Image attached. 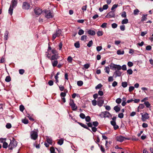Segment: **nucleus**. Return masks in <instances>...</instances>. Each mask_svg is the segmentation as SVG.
Listing matches in <instances>:
<instances>
[{
  "label": "nucleus",
  "instance_id": "obj_16",
  "mask_svg": "<svg viewBox=\"0 0 153 153\" xmlns=\"http://www.w3.org/2000/svg\"><path fill=\"white\" fill-rule=\"evenodd\" d=\"M78 123L82 127L86 129H87L90 131L91 132H92L91 130L89 128H88V127L86 125L80 122H78Z\"/></svg>",
  "mask_w": 153,
  "mask_h": 153
},
{
  "label": "nucleus",
  "instance_id": "obj_38",
  "mask_svg": "<svg viewBox=\"0 0 153 153\" xmlns=\"http://www.w3.org/2000/svg\"><path fill=\"white\" fill-rule=\"evenodd\" d=\"M92 126L93 125L94 127H97L98 126L99 123L97 121H94L93 122Z\"/></svg>",
  "mask_w": 153,
  "mask_h": 153
},
{
  "label": "nucleus",
  "instance_id": "obj_61",
  "mask_svg": "<svg viewBox=\"0 0 153 153\" xmlns=\"http://www.w3.org/2000/svg\"><path fill=\"white\" fill-rule=\"evenodd\" d=\"M120 28L121 30L124 31L125 29V27L124 25H121Z\"/></svg>",
  "mask_w": 153,
  "mask_h": 153
},
{
  "label": "nucleus",
  "instance_id": "obj_41",
  "mask_svg": "<svg viewBox=\"0 0 153 153\" xmlns=\"http://www.w3.org/2000/svg\"><path fill=\"white\" fill-rule=\"evenodd\" d=\"M85 120L87 122H89L91 120V117L89 116H87L85 117Z\"/></svg>",
  "mask_w": 153,
  "mask_h": 153
},
{
  "label": "nucleus",
  "instance_id": "obj_21",
  "mask_svg": "<svg viewBox=\"0 0 153 153\" xmlns=\"http://www.w3.org/2000/svg\"><path fill=\"white\" fill-rule=\"evenodd\" d=\"M114 109L116 112H118L120 110V108L117 106H115L114 108Z\"/></svg>",
  "mask_w": 153,
  "mask_h": 153
},
{
  "label": "nucleus",
  "instance_id": "obj_10",
  "mask_svg": "<svg viewBox=\"0 0 153 153\" xmlns=\"http://www.w3.org/2000/svg\"><path fill=\"white\" fill-rule=\"evenodd\" d=\"M34 12L35 14L38 15H39L41 14L42 12L41 9L37 8L34 9Z\"/></svg>",
  "mask_w": 153,
  "mask_h": 153
},
{
  "label": "nucleus",
  "instance_id": "obj_27",
  "mask_svg": "<svg viewBox=\"0 0 153 153\" xmlns=\"http://www.w3.org/2000/svg\"><path fill=\"white\" fill-rule=\"evenodd\" d=\"M8 146V143L6 142H4L3 143L2 147L4 148H7Z\"/></svg>",
  "mask_w": 153,
  "mask_h": 153
},
{
  "label": "nucleus",
  "instance_id": "obj_29",
  "mask_svg": "<svg viewBox=\"0 0 153 153\" xmlns=\"http://www.w3.org/2000/svg\"><path fill=\"white\" fill-rule=\"evenodd\" d=\"M93 44V42L91 40L90 41L88 42V43L87 44V46L89 48H90L92 46Z\"/></svg>",
  "mask_w": 153,
  "mask_h": 153
},
{
  "label": "nucleus",
  "instance_id": "obj_7",
  "mask_svg": "<svg viewBox=\"0 0 153 153\" xmlns=\"http://www.w3.org/2000/svg\"><path fill=\"white\" fill-rule=\"evenodd\" d=\"M106 18H111L115 17L114 11H112L109 12L105 16Z\"/></svg>",
  "mask_w": 153,
  "mask_h": 153
},
{
  "label": "nucleus",
  "instance_id": "obj_19",
  "mask_svg": "<svg viewBox=\"0 0 153 153\" xmlns=\"http://www.w3.org/2000/svg\"><path fill=\"white\" fill-rule=\"evenodd\" d=\"M58 63V62L57 60L52 61V64L53 67L56 66Z\"/></svg>",
  "mask_w": 153,
  "mask_h": 153
},
{
  "label": "nucleus",
  "instance_id": "obj_48",
  "mask_svg": "<svg viewBox=\"0 0 153 153\" xmlns=\"http://www.w3.org/2000/svg\"><path fill=\"white\" fill-rule=\"evenodd\" d=\"M102 86V85L101 83H100L98 84L96 87H95V88L96 89H100L101 88Z\"/></svg>",
  "mask_w": 153,
  "mask_h": 153
},
{
  "label": "nucleus",
  "instance_id": "obj_13",
  "mask_svg": "<svg viewBox=\"0 0 153 153\" xmlns=\"http://www.w3.org/2000/svg\"><path fill=\"white\" fill-rule=\"evenodd\" d=\"M108 115H111L110 114L109 112L107 111L102 112V113L101 117H108Z\"/></svg>",
  "mask_w": 153,
  "mask_h": 153
},
{
  "label": "nucleus",
  "instance_id": "obj_53",
  "mask_svg": "<svg viewBox=\"0 0 153 153\" xmlns=\"http://www.w3.org/2000/svg\"><path fill=\"white\" fill-rule=\"evenodd\" d=\"M79 116L82 119H84L85 117V115L82 113H81L80 114Z\"/></svg>",
  "mask_w": 153,
  "mask_h": 153
},
{
  "label": "nucleus",
  "instance_id": "obj_15",
  "mask_svg": "<svg viewBox=\"0 0 153 153\" xmlns=\"http://www.w3.org/2000/svg\"><path fill=\"white\" fill-rule=\"evenodd\" d=\"M59 57V56L58 55L55 54V55H53L52 56L51 58H50V59L51 61L57 60V59H58Z\"/></svg>",
  "mask_w": 153,
  "mask_h": 153
},
{
  "label": "nucleus",
  "instance_id": "obj_55",
  "mask_svg": "<svg viewBox=\"0 0 153 153\" xmlns=\"http://www.w3.org/2000/svg\"><path fill=\"white\" fill-rule=\"evenodd\" d=\"M127 74L130 75L131 74L133 73V71L131 69H129L127 70Z\"/></svg>",
  "mask_w": 153,
  "mask_h": 153
},
{
  "label": "nucleus",
  "instance_id": "obj_60",
  "mask_svg": "<svg viewBox=\"0 0 153 153\" xmlns=\"http://www.w3.org/2000/svg\"><path fill=\"white\" fill-rule=\"evenodd\" d=\"M25 71L24 69H21L19 70V72L20 74H23L25 72Z\"/></svg>",
  "mask_w": 153,
  "mask_h": 153
},
{
  "label": "nucleus",
  "instance_id": "obj_64",
  "mask_svg": "<svg viewBox=\"0 0 153 153\" xmlns=\"http://www.w3.org/2000/svg\"><path fill=\"white\" fill-rule=\"evenodd\" d=\"M84 68L86 69H88L90 67V65L89 64H86L84 65Z\"/></svg>",
  "mask_w": 153,
  "mask_h": 153
},
{
  "label": "nucleus",
  "instance_id": "obj_40",
  "mask_svg": "<svg viewBox=\"0 0 153 153\" xmlns=\"http://www.w3.org/2000/svg\"><path fill=\"white\" fill-rule=\"evenodd\" d=\"M105 72L107 74H109L110 71V69L108 67H105L104 69Z\"/></svg>",
  "mask_w": 153,
  "mask_h": 153
},
{
  "label": "nucleus",
  "instance_id": "obj_20",
  "mask_svg": "<svg viewBox=\"0 0 153 153\" xmlns=\"http://www.w3.org/2000/svg\"><path fill=\"white\" fill-rule=\"evenodd\" d=\"M13 8L12 7H10H10L8 10V13L11 15H12L13 14Z\"/></svg>",
  "mask_w": 153,
  "mask_h": 153
},
{
  "label": "nucleus",
  "instance_id": "obj_8",
  "mask_svg": "<svg viewBox=\"0 0 153 153\" xmlns=\"http://www.w3.org/2000/svg\"><path fill=\"white\" fill-rule=\"evenodd\" d=\"M100 98H101V97H99L98 98L97 102V105L100 107L102 106L104 102V100L100 99Z\"/></svg>",
  "mask_w": 153,
  "mask_h": 153
},
{
  "label": "nucleus",
  "instance_id": "obj_6",
  "mask_svg": "<svg viewBox=\"0 0 153 153\" xmlns=\"http://www.w3.org/2000/svg\"><path fill=\"white\" fill-rule=\"evenodd\" d=\"M30 7V4L28 3L25 2L23 3L22 8L25 10L29 9Z\"/></svg>",
  "mask_w": 153,
  "mask_h": 153
},
{
  "label": "nucleus",
  "instance_id": "obj_50",
  "mask_svg": "<svg viewBox=\"0 0 153 153\" xmlns=\"http://www.w3.org/2000/svg\"><path fill=\"white\" fill-rule=\"evenodd\" d=\"M67 60L69 62H71L73 60V59L71 56H69L67 59Z\"/></svg>",
  "mask_w": 153,
  "mask_h": 153
},
{
  "label": "nucleus",
  "instance_id": "obj_34",
  "mask_svg": "<svg viewBox=\"0 0 153 153\" xmlns=\"http://www.w3.org/2000/svg\"><path fill=\"white\" fill-rule=\"evenodd\" d=\"M83 84V82L82 81H78L77 82V85L78 86H81Z\"/></svg>",
  "mask_w": 153,
  "mask_h": 153
},
{
  "label": "nucleus",
  "instance_id": "obj_23",
  "mask_svg": "<svg viewBox=\"0 0 153 153\" xmlns=\"http://www.w3.org/2000/svg\"><path fill=\"white\" fill-rule=\"evenodd\" d=\"M147 16V15H143V16H142V19L141 20V22H143L144 21H145L147 19V17L146 16Z\"/></svg>",
  "mask_w": 153,
  "mask_h": 153
},
{
  "label": "nucleus",
  "instance_id": "obj_49",
  "mask_svg": "<svg viewBox=\"0 0 153 153\" xmlns=\"http://www.w3.org/2000/svg\"><path fill=\"white\" fill-rule=\"evenodd\" d=\"M118 117L120 118H122L123 117L124 114L123 113H119L118 114Z\"/></svg>",
  "mask_w": 153,
  "mask_h": 153
},
{
  "label": "nucleus",
  "instance_id": "obj_44",
  "mask_svg": "<svg viewBox=\"0 0 153 153\" xmlns=\"http://www.w3.org/2000/svg\"><path fill=\"white\" fill-rule=\"evenodd\" d=\"M22 122L25 124H27L28 123V121L27 119H24L22 120Z\"/></svg>",
  "mask_w": 153,
  "mask_h": 153
},
{
  "label": "nucleus",
  "instance_id": "obj_45",
  "mask_svg": "<svg viewBox=\"0 0 153 153\" xmlns=\"http://www.w3.org/2000/svg\"><path fill=\"white\" fill-rule=\"evenodd\" d=\"M139 12V10L138 9H136L134 10V15H137Z\"/></svg>",
  "mask_w": 153,
  "mask_h": 153
},
{
  "label": "nucleus",
  "instance_id": "obj_28",
  "mask_svg": "<svg viewBox=\"0 0 153 153\" xmlns=\"http://www.w3.org/2000/svg\"><path fill=\"white\" fill-rule=\"evenodd\" d=\"M128 20L127 19H123L122 21V23L123 24H126L128 22Z\"/></svg>",
  "mask_w": 153,
  "mask_h": 153
},
{
  "label": "nucleus",
  "instance_id": "obj_14",
  "mask_svg": "<svg viewBox=\"0 0 153 153\" xmlns=\"http://www.w3.org/2000/svg\"><path fill=\"white\" fill-rule=\"evenodd\" d=\"M66 94L65 92H61L60 94V96L61 97L62 100L63 102H66L65 98V97L66 96Z\"/></svg>",
  "mask_w": 153,
  "mask_h": 153
},
{
  "label": "nucleus",
  "instance_id": "obj_31",
  "mask_svg": "<svg viewBox=\"0 0 153 153\" xmlns=\"http://www.w3.org/2000/svg\"><path fill=\"white\" fill-rule=\"evenodd\" d=\"M61 32L62 31L60 30H58L57 31H56V32L55 33L59 37L61 34Z\"/></svg>",
  "mask_w": 153,
  "mask_h": 153
},
{
  "label": "nucleus",
  "instance_id": "obj_35",
  "mask_svg": "<svg viewBox=\"0 0 153 153\" xmlns=\"http://www.w3.org/2000/svg\"><path fill=\"white\" fill-rule=\"evenodd\" d=\"M84 31L83 30L81 29L79 31L78 34L79 35H81L84 34Z\"/></svg>",
  "mask_w": 153,
  "mask_h": 153
},
{
  "label": "nucleus",
  "instance_id": "obj_9",
  "mask_svg": "<svg viewBox=\"0 0 153 153\" xmlns=\"http://www.w3.org/2000/svg\"><path fill=\"white\" fill-rule=\"evenodd\" d=\"M17 3L18 0H12L10 6V7H12L13 8H14L17 6Z\"/></svg>",
  "mask_w": 153,
  "mask_h": 153
},
{
  "label": "nucleus",
  "instance_id": "obj_2",
  "mask_svg": "<svg viewBox=\"0 0 153 153\" xmlns=\"http://www.w3.org/2000/svg\"><path fill=\"white\" fill-rule=\"evenodd\" d=\"M17 145V142L13 138L12 140H10V143L8 147L9 148V149L12 150L13 148L16 147Z\"/></svg>",
  "mask_w": 153,
  "mask_h": 153
},
{
  "label": "nucleus",
  "instance_id": "obj_1",
  "mask_svg": "<svg viewBox=\"0 0 153 153\" xmlns=\"http://www.w3.org/2000/svg\"><path fill=\"white\" fill-rule=\"evenodd\" d=\"M109 66L111 69L114 68L115 69L117 70L114 73V74L115 75L116 77L121 76L122 72L120 70L121 69V66L120 65L111 63L110 65Z\"/></svg>",
  "mask_w": 153,
  "mask_h": 153
},
{
  "label": "nucleus",
  "instance_id": "obj_37",
  "mask_svg": "<svg viewBox=\"0 0 153 153\" xmlns=\"http://www.w3.org/2000/svg\"><path fill=\"white\" fill-rule=\"evenodd\" d=\"M97 36H100L102 35L103 32L102 31L99 30L97 32Z\"/></svg>",
  "mask_w": 153,
  "mask_h": 153
},
{
  "label": "nucleus",
  "instance_id": "obj_5",
  "mask_svg": "<svg viewBox=\"0 0 153 153\" xmlns=\"http://www.w3.org/2000/svg\"><path fill=\"white\" fill-rule=\"evenodd\" d=\"M45 13L47 14L45 16V17L47 18L50 19L52 18L53 16V15L50 10H45Z\"/></svg>",
  "mask_w": 153,
  "mask_h": 153
},
{
  "label": "nucleus",
  "instance_id": "obj_56",
  "mask_svg": "<svg viewBox=\"0 0 153 153\" xmlns=\"http://www.w3.org/2000/svg\"><path fill=\"white\" fill-rule=\"evenodd\" d=\"M92 104L94 106H95L97 104V101L95 100L92 101Z\"/></svg>",
  "mask_w": 153,
  "mask_h": 153
},
{
  "label": "nucleus",
  "instance_id": "obj_26",
  "mask_svg": "<svg viewBox=\"0 0 153 153\" xmlns=\"http://www.w3.org/2000/svg\"><path fill=\"white\" fill-rule=\"evenodd\" d=\"M144 104L147 108H149L150 107L151 105L148 101L145 102Z\"/></svg>",
  "mask_w": 153,
  "mask_h": 153
},
{
  "label": "nucleus",
  "instance_id": "obj_51",
  "mask_svg": "<svg viewBox=\"0 0 153 153\" xmlns=\"http://www.w3.org/2000/svg\"><path fill=\"white\" fill-rule=\"evenodd\" d=\"M107 23H103L101 26V27L103 28H105L107 27Z\"/></svg>",
  "mask_w": 153,
  "mask_h": 153
},
{
  "label": "nucleus",
  "instance_id": "obj_63",
  "mask_svg": "<svg viewBox=\"0 0 153 153\" xmlns=\"http://www.w3.org/2000/svg\"><path fill=\"white\" fill-rule=\"evenodd\" d=\"M152 49V47L150 45L147 46L146 48V50L149 51L150 50Z\"/></svg>",
  "mask_w": 153,
  "mask_h": 153
},
{
  "label": "nucleus",
  "instance_id": "obj_17",
  "mask_svg": "<svg viewBox=\"0 0 153 153\" xmlns=\"http://www.w3.org/2000/svg\"><path fill=\"white\" fill-rule=\"evenodd\" d=\"M88 33L91 36L94 35L96 33L95 31L90 30L88 31Z\"/></svg>",
  "mask_w": 153,
  "mask_h": 153
},
{
  "label": "nucleus",
  "instance_id": "obj_47",
  "mask_svg": "<svg viewBox=\"0 0 153 153\" xmlns=\"http://www.w3.org/2000/svg\"><path fill=\"white\" fill-rule=\"evenodd\" d=\"M24 107L23 105H20L19 106V109L21 111H24Z\"/></svg>",
  "mask_w": 153,
  "mask_h": 153
},
{
  "label": "nucleus",
  "instance_id": "obj_33",
  "mask_svg": "<svg viewBox=\"0 0 153 153\" xmlns=\"http://www.w3.org/2000/svg\"><path fill=\"white\" fill-rule=\"evenodd\" d=\"M128 84L126 82H123L122 83V86L123 88H126Z\"/></svg>",
  "mask_w": 153,
  "mask_h": 153
},
{
  "label": "nucleus",
  "instance_id": "obj_59",
  "mask_svg": "<svg viewBox=\"0 0 153 153\" xmlns=\"http://www.w3.org/2000/svg\"><path fill=\"white\" fill-rule=\"evenodd\" d=\"M48 84L50 85V86H52L53 85V81L52 80H49L48 82Z\"/></svg>",
  "mask_w": 153,
  "mask_h": 153
},
{
  "label": "nucleus",
  "instance_id": "obj_52",
  "mask_svg": "<svg viewBox=\"0 0 153 153\" xmlns=\"http://www.w3.org/2000/svg\"><path fill=\"white\" fill-rule=\"evenodd\" d=\"M50 151L51 153H55V149L53 147H51L50 148Z\"/></svg>",
  "mask_w": 153,
  "mask_h": 153
},
{
  "label": "nucleus",
  "instance_id": "obj_36",
  "mask_svg": "<svg viewBox=\"0 0 153 153\" xmlns=\"http://www.w3.org/2000/svg\"><path fill=\"white\" fill-rule=\"evenodd\" d=\"M57 143L60 145H61L63 143V140L62 139H60L58 142Z\"/></svg>",
  "mask_w": 153,
  "mask_h": 153
},
{
  "label": "nucleus",
  "instance_id": "obj_11",
  "mask_svg": "<svg viewBox=\"0 0 153 153\" xmlns=\"http://www.w3.org/2000/svg\"><path fill=\"white\" fill-rule=\"evenodd\" d=\"M149 114L147 113H145V114L142 115V120L145 121L146 120L149 118Z\"/></svg>",
  "mask_w": 153,
  "mask_h": 153
},
{
  "label": "nucleus",
  "instance_id": "obj_12",
  "mask_svg": "<svg viewBox=\"0 0 153 153\" xmlns=\"http://www.w3.org/2000/svg\"><path fill=\"white\" fill-rule=\"evenodd\" d=\"M88 127H91V129L94 132H96L97 131V128L95 127H92V124L91 123L89 122L87 123Z\"/></svg>",
  "mask_w": 153,
  "mask_h": 153
},
{
  "label": "nucleus",
  "instance_id": "obj_54",
  "mask_svg": "<svg viewBox=\"0 0 153 153\" xmlns=\"http://www.w3.org/2000/svg\"><path fill=\"white\" fill-rule=\"evenodd\" d=\"M117 26V25L115 23H113L111 24V27L113 28H116Z\"/></svg>",
  "mask_w": 153,
  "mask_h": 153
},
{
  "label": "nucleus",
  "instance_id": "obj_39",
  "mask_svg": "<svg viewBox=\"0 0 153 153\" xmlns=\"http://www.w3.org/2000/svg\"><path fill=\"white\" fill-rule=\"evenodd\" d=\"M47 141L48 143L49 144H52V140L49 138H47Z\"/></svg>",
  "mask_w": 153,
  "mask_h": 153
},
{
  "label": "nucleus",
  "instance_id": "obj_22",
  "mask_svg": "<svg viewBox=\"0 0 153 153\" xmlns=\"http://www.w3.org/2000/svg\"><path fill=\"white\" fill-rule=\"evenodd\" d=\"M8 33V32L7 31H6L4 33V39L5 40H7V39Z\"/></svg>",
  "mask_w": 153,
  "mask_h": 153
},
{
  "label": "nucleus",
  "instance_id": "obj_43",
  "mask_svg": "<svg viewBox=\"0 0 153 153\" xmlns=\"http://www.w3.org/2000/svg\"><path fill=\"white\" fill-rule=\"evenodd\" d=\"M122 101L121 99L120 98H117L116 100V102L118 104H120Z\"/></svg>",
  "mask_w": 153,
  "mask_h": 153
},
{
  "label": "nucleus",
  "instance_id": "obj_4",
  "mask_svg": "<svg viewBox=\"0 0 153 153\" xmlns=\"http://www.w3.org/2000/svg\"><path fill=\"white\" fill-rule=\"evenodd\" d=\"M116 139L117 141L120 142H123L124 140L125 139L127 140H130L129 138L124 137L121 135L116 137Z\"/></svg>",
  "mask_w": 153,
  "mask_h": 153
},
{
  "label": "nucleus",
  "instance_id": "obj_42",
  "mask_svg": "<svg viewBox=\"0 0 153 153\" xmlns=\"http://www.w3.org/2000/svg\"><path fill=\"white\" fill-rule=\"evenodd\" d=\"M94 141H95V143H97L98 144L99 146L100 147V145L98 143L100 142V139L99 137H98V136L97 137V139H96V141H95L94 140Z\"/></svg>",
  "mask_w": 153,
  "mask_h": 153
},
{
  "label": "nucleus",
  "instance_id": "obj_32",
  "mask_svg": "<svg viewBox=\"0 0 153 153\" xmlns=\"http://www.w3.org/2000/svg\"><path fill=\"white\" fill-rule=\"evenodd\" d=\"M88 38L87 36L85 35H83L81 37V40L82 41H83L85 39H87Z\"/></svg>",
  "mask_w": 153,
  "mask_h": 153
},
{
  "label": "nucleus",
  "instance_id": "obj_30",
  "mask_svg": "<svg viewBox=\"0 0 153 153\" xmlns=\"http://www.w3.org/2000/svg\"><path fill=\"white\" fill-rule=\"evenodd\" d=\"M5 81L7 82H9L11 81V78L9 76H7L6 77Z\"/></svg>",
  "mask_w": 153,
  "mask_h": 153
},
{
  "label": "nucleus",
  "instance_id": "obj_3",
  "mask_svg": "<svg viewBox=\"0 0 153 153\" xmlns=\"http://www.w3.org/2000/svg\"><path fill=\"white\" fill-rule=\"evenodd\" d=\"M30 135L31 139L34 140H36L38 137L37 132L34 131L30 132Z\"/></svg>",
  "mask_w": 153,
  "mask_h": 153
},
{
  "label": "nucleus",
  "instance_id": "obj_62",
  "mask_svg": "<svg viewBox=\"0 0 153 153\" xmlns=\"http://www.w3.org/2000/svg\"><path fill=\"white\" fill-rule=\"evenodd\" d=\"M100 150L102 152H104L105 151V149L103 146L102 145H100Z\"/></svg>",
  "mask_w": 153,
  "mask_h": 153
},
{
  "label": "nucleus",
  "instance_id": "obj_25",
  "mask_svg": "<svg viewBox=\"0 0 153 153\" xmlns=\"http://www.w3.org/2000/svg\"><path fill=\"white\" fill-rule=\"evenodd\" d=\"M75 47L76 48H79L80 47V44L79 42H77L74 44Z\"/></svg>",
  "mask_w": 153,
  "mask_h": 153
},
{
  "label": "nucleus",
  "instance_id": "obj_24",
  "mask_svg": "<svg viewBox=\"0 0 153 153\" xmlns=\"http://www.w3.org/2000/svg\"><path fill=\"white\" fill-rule=\"evenodd\" d=\"M124 53V51H121L120 50H118L117 51V54L118 55L123 54Z\"/></svg>",
  "mask_w": 153,
  "mask_h": 153
},
{
  "label": "nucleus",
  "instance_id": "obj_57",
  "mask_svg": "<svg viewBox=\"0 0 153 153\" xmlns=\"http://www.w3.org/2000/svg\"><path fill=\"white\" fill-rule=\"evenodd\" d=\"M121 16L123 18L126 17V13L125 11L123 12L121 14Z\"/></svg>",
  "mask_w": 153,
  "mask_h": 153
},
{
  "label": "nucleus",
  "instance_id": "obj_58",
  "mask_svg": "<svg viewBox=\"0 0 153 153\" xmlns=\"http://www.w3.org/2000/svg\"><path fill=\"white\" fill-rule=\"evenodd\" d=\"M6 127L7 128H10L11 127V125L10 123H7V124Z\"/></svg>",
  "mask_w": 153,
  "mask_h": 153
},
{
  "label": "nucleus",
  "instance_id": "obj_46",
  "mask_svg": "<svg viewBox=\"0 0 153 153\" xmlns=\"http://www.w3.org/2000/svg\"><path fill=\"white\" fill-rule=\"evenodd\" d=\"M118 6V4H114L111 8V11H113Z\"/></svg>",
  "mask_w": 153,
  "mask_h": 153
},
{
  "label": "nucleus",
  "instance_id": "obj_18",
  "mask_svg": "<svg viewBox=\"0 0 153 153\" xmlns=\"http://www.w3.org/2000/svg\"><path fill=\"white\" fill-rule=\"evenodd\" d=\"M72 108V110L73 111H75L77 108V106H76V104L74 103L70 105Z\"/></svg>",
  "mask_w": 153,
  "mask_h": 153
}]
</instances>
